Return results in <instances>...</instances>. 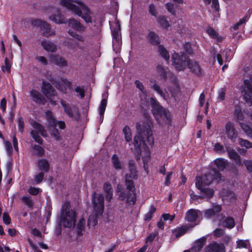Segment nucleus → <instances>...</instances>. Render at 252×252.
I'll use <instances>...</instances> for the list:
<instances>
[{"label":"nucleus","mask_w":252,"mask_h":252,"mask_svg":"<svg viewBox=\"0 0 252 252\" xmlns=\"http://www.w3.org/2000/svg\"><path fill=\"white\" fill-rule=\"evenodd\" d=\"M146 120L142 124L137 123L136 128L138 134L134 136L133 145L136 156L140 157L142 150L150 154L148 146L152 147L154 144V138L152 131L153 122L150 116L146 117Z\"/></svg>","instance_id":"1"},{"label":"nucleus","mask_w":252,"mask_h":252,"mask_svg":"<svg viewBox=\"0 0 252 252\" xmlns=\"http://www.w3.org/2000/svg\"><path fill=\"white\" fill-rule=\"evenodd\" d=\"M77 214L71 209L70 202H64L62 206L60 221L56 228V233L60 235L62 233V225L64 228L75 227L76 222Z\"/></svg>","instance_id":"2"},{"label":"nucleus","mask_w":252,"mask_h":252,"mask_svg":"<svg viewBox=\"0 0 252 252\" xmlns=\"http://www.w3.org/2000/svg\"><path fill=\"white\" fill-rule=\"evenodd\" d=\"M150 102L152 107V114L157 122L158 123L160 119L165 120L166 123L170 126L172 119L171 112L167 109L163 108L156 98L154 97L150 98Z\"/></svg>","instance_id":"3"},{"label":"nucleus","mask_w":252,"mask_h":252,"mask_svg":"<svg viewBox=\"0 0 252 252\" xmlns=\"http://www.w3.org/2000/svg\"><path fill=\"white\" fill-rule=\"evenodd\" d=\"M133 179L129 178L126 176L125 184L126 187V189H123L119 191V199L121 201L126 200V203L134 205L136 201V195L135 191V186Z\"/></svg>","instance_id":"4"},{"label":"nucleus","mask_w":252,"mask_h":252,"mask_svg":"<svg viewBox=\"0 0 252 252\" xmlns=\"http://www.w3.org/2000/svg\"><path fill=\"white\" fill-rule=\"evenodd\" d=\"M190 60L189 56L185 52L180 53L174 52L171 56L172 64L178 71H184Z\"/></svg>","instance_id":"5"},{"label":"nucleus","mask_w":252,"mask_h":252,"mask_svg":"<svg viewBox=\"0 0 252 252\" xmlns=\"http://www.w3.org/2000/svg\"><path fill=\"white\" fill-rule=\"evenodd\" d=\"M104 198L102 194L96 195L94 192L92 195V203L93 207L95 212V218L94 219V224L96 225L97 223V218L101 217L104 212Z\"/></svg>","instance_id":"6"},{"label":"nucleus","mask_w":252,"mask_h":252,"mask_svg":"<svg viewBox=\"0 0 252 252\" xmlns=\"http://www.w3.org/2000/svg\"><path fill=\"white\" fill-rule=\"evenodd\" d=\"M201 179L202 185L209 186L213 183L218 184L221 180V174L215 168H213L211 171L205 174L203 176H197Z\"/></svg>","instance_id":"7"},{"label":"nucleus","mask_w":252,"mask_h":252,"mask_svg":"<svg viewBox=\"0 0 252 252\" xmlns=\"http://www.w3.org/2000/svg\"><path fill=\"white\" fill-rule=\"evenodd\" d=\"M32 126L37 130H32L30 133L34 141L40 145L43 144V140L39 135V133L43 137L47 136V132L44 127L36 121H33L31 123Z\"/></svg>","instance_id":"8"},{"label":"nucleus","mask_w":252,"mask_h":252,"mask_svg":"<svg viewBox=\"0 0 252 252\" xmlns=\"http://www.w3.org/2000/svg\"><path fill=\"white\" fill-rule=\"evenodd\" d=\"M195 187L200 191V194L202 199L209 200L213 198L215 191L213 189L206 187L202 185L201 179L199 177H195Z\"/></svg>","instance_id":"9"},{"label":"nucleus","mask_w":252,"mask_h":252,"mask_svg":"<svg viewBox=\"0 0 252 252\" xmlns=\"http://www.w3.org/2000/svg\"><path fill=\"white\" fill-rule=\"evenodd\" d=\"M30 23L32 26L40 28L45 36L48 37L55 34V32L51 30L50 24L44 21L38 19H33L31 20Z\"/></svg>","instance_id":"10"},{"label":"nucleus","mask_w":252,"mask_h":252,"mask_svg":"<svg viewBox=\"0 0 252 252\" xmlns=\"http://www.w3.org/2000/svg\"><path fill=\"white\" fill-rule=\"evenodd\" d=\"M225 133L232 143H235L238 137V132L235 128L233 123L228 121L225 126Z\"/></svg>","instance_id":"11"},{"label":"nucleus","mask_w":252,"mask_h":252,"mask_svg":"<svg viewBox=\"0 0 252 252\" xmlns=\"http://www.w3.org/2000/svg\"><path fill=\"white\" fill-rule=\"evenodd\" d=\"M41 90L47 98L52 97L57 95L56 90L48 82L43 81Z\"/></svg>","instance_id":"12"},{"label":"nucleus","mask_w":252,"mask_h":252,"mask_svg":"<svg viewBox=\"0 0 252 252\" xmlns=\"http://www.w3.org/2000/svg\"><path fill=\"white\" fill-rule=\"evenodd\" d=\"M49 57L50 61L60 67H66L68 66V62L58 54H51Z\"/></svg>","instance_id":"13"},{"label":"nucleus","mask_w":252,"mask_h":252,"mask_svg":"<svg viewBox=\"0 0 252 252\" xmlns=\"http://www.w3.org/2000/svg\"><path fill=\"white\" fill-rule=\"evenodd\" d=\"M30 95L33 100L36 103L44 105L46 102V98L36 90L32 89L30 92Z\"/></svg>","instance_id":"14"},{"label":"nucleus","mask_w":252,"mask_h":252,"mask_svg":"<svg viewBox=\"0 0 252 252\" xmlns=\"http://www.w3.org/2000/svg\"><path fill=\"white\" fill-rule=\"evenodd\" d=\"M36 166L39 170L44 173H48L50 171V164L45 158H40L36 162Z\"/></svg>","instance_id":"15"},{"label":"nucleus","mask_w":252,"mask_h":252,"mask_svg":"<svg viewBox=\"0 0 252 252\" xmlns=\"http://www.w3.org/2000/svg\"><path fill=\"white\" fill-rule=\"evenodd\" d=\"M187 67L190 69V71L196 75L200 76L201 74V69L199 63L196 62L191 59L188 61Z\"/></svg>","instance_id":"16"},{"label":"nucleus","mask_w":252,"mask_h":252,"mask_svg":"<svg viewBox=\"0 0 252 252\" xmlns=\"http://www.w3.org/2000/svg\"><path fill=\"white\" fill-rule=\"evenodd\" d=\"M147 40L152 45L158 46L160 43L159 36L154 31H150L146 36Z\"/></svg>","instance_id":"17"},{"label":"nucleus","mask_w":252,"mask_h":252,"mask_svg":"<svg viewBox=\"0 0 252 252\" xmlns=\"http://www.w3.org/2000/svg\"><path fill=\"white\" fill-rule=\"evenodd\" d=\"M198 217V211L193 209L189 210L186 213L185 219L188 222H195Z\"/></svg>","instance_id":"18"},{"label":"nucleus","mask_w":252,"mask_h":252,"mask_svg":"<svg viewBox=\"0 0 252 252\" xmlns=\"http://www.w3.org/2000/svg\"><path fill=\"white\" fill-rule=\"evenodd\" d=\"M41 45L43 49L48 52H56L57 49V46L49 40H43L41 42Z\"/></svg>","instance_id":"19"},{"label":"nucleus","mask_w":252,"mask_h":252,"mask_svg":"<svg viewBox=\"0 0 252 252\" xmlns=\"http://www.w3.org/2000/svg\"><path fill=\"white\" fill-rule=\"evenodd\" d=\"M68 26L78 32L84 31L85 28L83 26L80 22L75 20L74 19H70L67 22Z\"/></svg>","instance_id":"20"},{"label":"nucleus","mask_w":252,"mask_h":252,"mask_svg":"<svg viewBox=\"0 0 252 252\" xmlns=\"http://www.w3.org/2000/svg\"><path fill=\"white\" fill-rule=\"evenodd\" d=\"M103 190L105 193L106 200L110 202L113 197V189L111 184L109 182H105L103 184Z\"/></svg>","instance_id":"21"},{"label":"nucleus","mask_w":252,"mask_h":252,"mask_svg":"<svg viewBox=\"0 0 252 252\" xmlns=\"http://www.w3.org/2000/svg\"><path fill=\"white\" fill-rule=\"evenodd\" d=\"M209 252H225V247L223 244L214 242L209 246Z\"/></svg>","instance_id":"22"},{"label":"nucleus","mask_w":252,"mask_h":252,"mask_svg":"<svg viewBox=\"0 0 252 252\" xmlns=\"http://www.w3.org/2000/svg\"><path fill=\"white\" fill-rule=\"evenodd\" d=\"M157 21L160 26L164 29H168L170 27V24L168 20L167 17L164 15H160L157 17Z\"/></svg>","instance_id":"23"},{"label":"nucleus","mask_w":252,"mask_h":252,"mask_svg":"<svg viewBox=\"0 0 252 252\" xmlns=\"http://www.w3.org/2000/svg\"><path fill=\"white\" fill-rule=\"evenodd\" d=\"M214 164L216 165L218 171H223L227 165V160L223 158H218L214 161Z\"/></svg>","instance_id":"24"},{"label":"nucleus","mask_w":252,"mask_h":252,"mask_svg":"<svg viewBox=\"0 0 252 252\" xmlns=\"http://www.w3.org/2000/svg\"><path fill=\"white\" fill-rule=\"evenodd\" d=\"M195 225L188 224L185 225L176 229V233L175 236L176 238H179L183 235L189 229L193 228Z\"/></svg>","instance_id":"25"},{"label":"nucleus","mask_w":252,"mask_h":252,"mask_svg":"<svg viewBox=\"0 0 252 252\" xmlns=\"http://www.w3.org/2000/svg\"><path fill=\"white\" fill-rule=\"evenodd\" d=\"M85 220L84 219H80L77 224L76 229V235L77 237L81 236L83 235L85 231Z\"/></svg>","instance_id":"26"},{"label":"nucleus","mask_w":252,"mask_h":252,"mask_svg":"<svg viewBox=\"0 0 252 252\" xmlns=\"http://www.w3.org/2000/svg\"><path fill=\"white\" fill-rule=\"evenodd\" d=\"M223 196L225 199H229L231 202H235L237 199V195L230 189H226L223 192Z\"/></svg>","instance_id":"27"},{"label":"nucleus","mask_w":252,"mask_h":252,"mask_svg":"<svg viewBox=\"0 0 252 252\" xmlns=\"http://www.w3.org/2000/svg\"><path fill=\"white\" fill-rule=\"evenodd\" d=\"M244 99L249 106L252 105V90L245 89L242 91Z\"/></svg>","instance_id":"28"},{"label":"nucleus","mask_w":252,"mask_h":252,"mask_svg":"<svg viewBox=\"0 0 252 252\" xmlns=\"http://www.w3.org/2000/svg\"><path fill=\"white\" fill-rule=\"evenodd\" d=\"M49 19L50 20L57 24H62L65 23L64 18L63 15L59 12L56 14H53L50 16Z\"/></svg>","instance_id":"29"},{"label":"nucleus","mask_w":252,"mask_h":252,"mask_svg":"<svg viewBox=\"0 0 252 252\" xmlns=\"http://www.w3.org/2000/svg\"><path fill=\"white\" fill-rule=\"evenodd\" d=\"M235 117L237 119V121L240 123H243L242 121L244 119V114L242 112V109L240 107L237 105L235 107V110L234 112Z\"/></svg>","instance_id":"30"},{"label":"nucleus","mask_w":252,"mask_h":252,"mask_svg":"<svg viewBox=\"0 0 252 252\" xmlns=\"http://www.w3.org/2000/svg\"><path fill=\"white\" fill-rule=\"evenodd\" d=\"M64 44L68 49L75 51L78 47V43L73 39H67L64 41Z\"/></svg>","instance_id":"31"},{"label":"nucleus","mask_w":252,"mask_h":252,"mask_svg":"<svg viewBox=\"0 0 252 252\" xmlns=\"http://www.w3.org/2000/svg\"><path fill=\"white\" fill-rule=\"evenodd\" d=\"M158 51L160 56L162 58H163L166 61H169L170 59L169 52L163 45H159L158 46Z\"/></svg>","instance_id":"32"},{"label":"nucleus","mask_w":252,"mask_h":252,"mask_svg":"<svg viewBox=\"0 0 252 252\" xmlns=\"http://www.w3.org/2000/svg\"><path fill=\"white\" fill-rule=\"evenodd\" d=\"M61 104L63 107L64 111L65 113V114L69 118L73 117V112L70 105L68 103H66L65 101L63 99L61 101Z\"/></svg>","instance_id":"33"},{"label":"nucleus","mask_w":252,"mask_h":252,"mask_svg":"<svg viewBox=\"0 0 252 252\" xmlns=\"http://www.w3.org/2000/svg\"><path fill=\"white\" fill-rule=\"evenodd\" d=\"M84 13H82L81 17L86 23H91L92 22V17L90 16V10L86 6H83Z\"/></svg>","instance_id":"34"},{"label":"nucleus","mask_w":252,"mask_h":252,"mask_svg":"<svg viewBox=\"0 0 252 252\" xmlns=\"http://www.w3.org/2000/svg\"><path fill=\"white\" fill-rule=\"evenodd\" d=\"M111 161L114 168L117 170H120L122 169V163L120 161L117 155L114 154L111 158Z\"/></svg>","instance_id":"35"},{"label":"nucleus","mask_w":252,"mask_h":252,"mask_svg":"<svg viewBox=\"0 0 252 252\" xmlns=\"http://www.w3.org/2000/svg\"><path fill=\"white\" fill-rule=\"evenodd\" d=\"M206 241V239L205 237L198 239L195 241L192 249H194L195 251L197 252L201 251L203 246L205 245Z\"/></svg>","instance_id":"36"},{"label":"nucleus","mask_w":252,"mask_h":252,"mask_svg":"<svg viewBox=\"0 0 252 252\" xmlns=\"http://www.w3.org/2000/svg\"><path fill=\"white\" fill-rule=\"evenodd\" d=\"M240 126L247 136L249 138H252V128L248 124L244 123H240Z\"/></svg>","instance_id":"37"},{"label":"nucleus","mask_w":252,"mask_h":252,"mask_svg":"<svg viewBox=\"0 0 252 252\" xmlns=\"http://www.w3.org/2000/svg\"><path fill=\"white\" fill-rule=\"evenodd\" d=\"M123 133L125 135V139L126 142H129L132 140V133L131 129L128 126H126L123 129Z\"/></svg>","instance_id":"38"},{"label":"nucleus","mask_w":252,"mask_h":252,"mask_svg":"<svg viewBox=\"0 0 252 252\" xmlns=\"http://www.w3.org/2000/svg\"><path fill=\"white\" fill-rule=\"evenodd\" d=\"M107 99H102L99 107V113L101 118L103 119L104 114L107 106Z\"/></svg>","instance_id":"39"},{"label":"nucleus","mask_w":252,"mask_h":252,"mask_svg":"<svg viewBox=\"0 0 252 252\" xmlns=\"http://www.w3.org/2000/svg\"><path fill=\"white\" fill-rule=\"evenodd\" d=\"M45 216L47 221H48L52 215V206L51 200L47 201Z\"/></svg>","instance_id":"40"},{"label":"nucleus","mask_w":252,"mask_h":252,"mask_svg":"<svg viewBox=\"0 0 252 252\" xmlns=\"http://www.w3.org/2000/svg\"><path fill=\"white\" fill-rule=\"evenodd\" d=\"M235 224V220L231 217H227L224 220V226L229 229L233 228Z\"/></svg>","instance_id":"41"},{"label":"nucleus","mask_w":252,"mask_h":252,"mask_svg":"<svg viewBox=\"0 0 252 252\" xmlns=\"http://www.w3.org/2000/svg\"><path fill=\"white\" fill-rule=\"evenodd\" d=\"M156 211V207L154 205H151L149 212L144 216V220L146 221L151 220Z\"/></svg>","instance_id":"42"},{"label":"nucleus","mask_w":252,"mask_h":252,"mask_svg":"<svg viewBox=\"0 0 252 252\" xmlns=\"http://www.w3.org/2000/svg\"><path fill=\"white\" fill-rule=\"evenodd\" d=\"M4 65L1 66V70L3 72L10 73L11 71V63L9 60L6 58L4 60Z\"/></svg>","instance_id":"43"},{"label":"nucleus","mask_w":252,"mask_h":252,"mask_svg":"<svg viewBox=\"0 0 252 252\" xmlns=\"http://www.w3.org/2000/svg\"><path fill=\"white\" fill-rule=\"evenodd\" d=\"M32 149L37 152L36 155L39 157H42L45 154L44 149L40 146L34 145L32 146Z\"/></svg>","instance_id":"44"},{"label":"nucleus","mask_w":252,"mask_h":252,"mask_svg":"<svg viewBox=\"0 0 252 252\" xmlns=\"http://www.w3.org/2000/svg\"><path fill=\"white\" fill-rule=\"evenodd\" d=\"M226 151L228 154V157L232 160L236 159L240 156L233 149H227Z\"/></svg>","instance_id":"45"},{"label":"nucleus","mask_w":252,"mask_h":252,"mask_svg":"<svg viewBox=\"0 0 252 252\" xmlns=\"http://www.w3.org/2000/svg\"><path fill=\"white\" fill-rule=\"evenodd\" d=\"M129 173H127L126 176L128 177L129 178L137 179L138 178L137 171L135 167L129 168Z\"/></svg>","instance_id":"46"},{"label":"nucleus","mask_w":252,"mask_h":252,"mask_svg":"<svg viewBox=\"0 0 252 252\" xmlns=\"http://www.w3.org/2000/svg\"><path fill=\"white\" fill-rule=\"evenodd\" d=\"M238 140L239 144L242 147H245L247 149H250L252 148V142L241 138H239Z\"/></svg>","instance_id":"47"},{"label":"nucleus","mask_w":252,"mask_h":252,"mask_svg":"<svg viewBox=\"0 0 252 252\" xmlns=\"http://www.w3.org/2000/svg\"><path fill=\"white\" fill-rule=\"evenodd\" d=\"M184 49L187 54L192 56L194 54L193 50L190 42H187L184 44Z\"/></svg>","instance_id":"48"},{"label":"nucleus","mask_w":252,"mask_h":252,"mask_svg":"<svg viewBox=\"0 0 252 252\" xmlns=\"http://www.w3.org/2000/svg\"><path fill=\"white\" fill-rule=\"evenodd\" d=\"M152 88L158 94H159L164 99H166L165 94L163 93L162 90L160 87L156 83L153 85Z\"/></svg>","instance_id":"49"},{"label":"nucleus","mask_w":252,"mask_h":252,"mask_svg":"<svg viewBox=\"0 0 252 252\" xmlns=\"http://www.w3.org/2000/svg\"><path fill=\"white\" fill-rule=\"evenodd\" d=\"M167 10L172 15H176V9L174 4L172 2H167L165 4Z\"/></svg>","instance_id":"50"},{"label":"nucleus","mask_w":252,"mask_h":252,"mask_svg":"<svg viewBox=\"0 0 252 252\" xmlns=\"http://www.w3.org/2000/svg\"><path fill=\"white\" fill-rule=\"evenodd\" d=\"M69 10H70L75 15H76L78 16H82V12L79 6L74 4H73L72 5H71V7L70 8Z\"/></svg>","instance_id":"51"},{"label":"nucleus","mask_w":252,"mask_h":252,"mask_svg":"<svg viewBox=\"0 0 252 252\" xmlns=\"http://www.w3.org/2000/svg\"><path fill=\"white\" fill-rule=\"evenodd\" d=\"M44 172H39L34 176V180L36 184H40L44 179Z\"/></svg>","instance_id":"52"},{"label":"nucleus","mask_w":252,"mask_h":252,"mask_svg":"<svg viewBox=\"0 0 252 252\" xmlns=\"http://www.w3.org/2000/svg\"><path fill=\"white\" fill-rule=\"evenodd\" d=\"M51 135L57 141L61 140V135L59 130L56 128H53L50 132Z\"/></svg>","instance_id":"53"},{"label":"nucleus","mask_w":252,"mask_h":252,"mask_svg":"<svg viewBox=\"0 0 252 252\" xmlns=\"http://www.w3.org/2000/svg\"><path fill=\"white\" fill-rule=\"evenodd\" d=\"M18 127L19 131L22 133L24 131L25 122L23 118L20 117L18 119Z\"/></svg>","instance_id":"54"},{"label":"nucleus","mask_w":252,"mask_h":252,"mask_svg":"<svg viewBox=\"0 0 252 252\" xmlns=\"http://www.w3.org/2000/svg\"><path fill=\"white\" fill-rule=\"evenodd\" d=\"M206 32L208 35L213 39H216L218 37V33L211 27L208 28Z\"/></svg>","instance_id":"55"},{"label":"nucleus","mask_w":252,"mask_h":252,"mask_svg":"<svg viewBox=\"0 0 252 252\" xmlns=\"http://www.w3.org/2000/svg\"><path fill=\"white\" fill-rule=\"evenodd\" d=\"M158 70L160 71V77L164 80H165L167 78V73L162 66H158L157 67Z\"/></svg>","instance_id":"56"},{"label":"nucleus","mask_w":252,"mask_h":252,"mask_svg":"<svg viewBox=\"0 0 252 252\" xmlns=\"http://www.w3.org/2000/svg\"><path fill=\"white\" fill-rule=\"evenodd\" d=\"M22 200L23 202L29 208H32L33 206V202L30 196H24Z\"/></svg>","instance_id":"57"},{"label":"nucleus","mask_w":252,"mask_h":252,"mask_svg":"<svg viewBox=\"0 0 252 252\" xmlns=\"http://www.w3.org/2000/svg\"><path fill=\"white\" fill-rule=\"evenodd\" d=\"M149 12L152 16H154L156 17L158 16V12L157 10L155 5L153 3H151L149 5Z\"/></svg>","instance_id":"58"},{"label":"nucleus","mask_w":252,"mask_h":252,"mask_svg":"<svg viewBox=\"0 0 252 252\" xmlns=\"http://www.w3.org/2000/svg\"><path fill=\"white\" fill-rule=\"evenodd\" d=\"M41 191V189L39 188L31 187L29 189V193L32 195H36L39 192Z\"/></svg>","instance_id":"59"},{"label":"nucleus","mask_w":252,"mask_h":252,"mask_svg":"<svg viewBox=\"0 0 252 252\" xmlns=\"http://www.w3.org/2000/svg\"><path fill=\"white\" fill-rule=\"evenodd\" d=\"M112 35L113 38L115 40L116 42H119L120 40L119 30L115 28L112 31Z\"/></svg>","instance_id":"60"},{"label":"nucleus","mask_w":252,"mask_h":252,"mask_svg":"<svg viewBox=\"0 0 252 252\" xmlns=\"http://www.w3.org/2000/svg\"><path fill=\"white\" fill-rule=\"evenodd\" d=\"M84 86L82 87L80 86H77L75 88V91L79 94V95L81 98H83L85 97V90L84 89Z\"/></svg>","instance_id":"61"},{"label":"nucleus","mask_w":252,"mask_h":252,"mask_svg":"<svg viewBox=\"0 0 252 252\" xmlns=\"http://www.w3.org/2000/svg\"><path fill=\"white\" fill-rule=\"evenodd\" d=\"M225 90L224 88H221L219 91L218 99L220 101H223L225 97Z\"/></svg>","instance_id":"62"},{"label":"nucleus","mask_w":252,"mask_h":252,"mask_svg":"<svg viewBox=\"0 0 252 252\" xmlns=\"http://www.w3.org/2000/svg\"><path fill=\"white\" fill-rule=\"evenodd\" d=\"M73 3L71 0H61V4L69 9Z\"/></svg>","instance_id":"63"},{"label":"nucleus","mask_w":252,"mask_h":252,"mask_svg":"<svg viewBox=\"0 0 252 252\" xmlns=\"http://www.w3.org/2000/svg\"><path fill=\"white\" fill-rule=\"evenodd\" d=\"M244 163L245 165L247 170L249 172H252V160H245Z\"/></svg>","instance_id":"64"}]
</instances>
